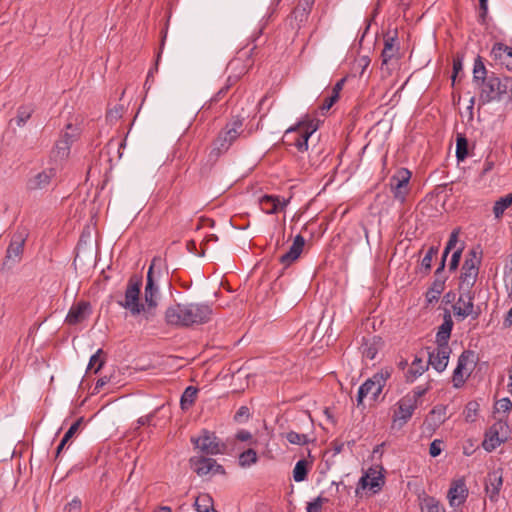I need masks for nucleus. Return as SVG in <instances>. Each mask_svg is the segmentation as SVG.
I'll return each instance as SVG.
<instances>
[{
	"mask_svg": "<svg viewBox=\"0 0 512 512\" xmlns=\"http://www.w3.org/2000/svg\"><path fill=\"white\" fill-rule=\"evenodd\" d=\"M472 82L478 90V105L512 103V78L488 71L480 56L474 61Z\"/></svg>",
	"mask_w": 512,
	"mask_h": 512,
	"instance_id": "obj_1",
	"label": "nucleus"
},
{
	"mask_svg": "<svg viewBox=\"0 0 512 512\" xmlns=\"http://www.w3.org/2000/svg\"><path fill=\"white\" fill-rule=\"evenodd\" d=\"M212 316V308L201 303H177L167 308L165 319L169 325L189 327L207 323Z\"/></svg>",
	"mask_w": 512,
	"mask_h": 512,
	"instance_id": "obj_2",
	"label": "nucleus"
},
{
	"mask_svg": "<svg viewBox=\"0 0 512 512\" xmlns=\"http://www.w3.org/2000/svg\"><path fill=\"white\" fill-rule=\"evenodd\" d=\"M142 286L141 278L132 276L128 280L124 299L117 300V304L128 310L132 316H138L143 313L145 317V305L140 302V290Z\"/></svg>",
	"mask_w": 512,
	"mask_h": 512,
	"instance_id": "obj_3",
	"label": "nucleus"
},
{
	"mask_svg": "<svg viewBox=\"0 0 512 512\" xmlns=\"http://www.w3.org/2000/svg\"><path fill=\"white\" fill-rule=\"evenodd\" d=\"M317 127L309 122H299L297 125L285 131L283 140L288 146H294L299 152L308 150V140L316 131Z\"/></svg>",
	"mask_w": 512,
	"mask_h": 512,
	"instance_id": "obj_4",
	"label": "nucleus"
},
{
	"mask_svg": "<svg viewBox=\"0 0 512 512\" xmlns=\"http://www.w3.org/2000/svg\"><path fill=\"white\" fill-rule=\"evenodd\" d=\"M391 373V369L384 368L367 379L358 389L357 406H360L363 403V399L368 395L371 396L372 400H377L387 380L391 377Z\"/></svg>",
	"mask_w": 512,
	"mask_h": 512,
	"instance_id": "obj_5",
	"label": "nucleus"
},
{
	"mask_svg": "<svg viewBox=\"0 0 512 512\" xmlns=\"http://www.w3.org/2000/svg\"><path fill=\"white\" fill-rule=\"evenodd\" d=\"M242 126L243 121L240 118H234L231 122L227 123L214 140L211 154L219 156L226 152L239 137Z\"/></svg>",
	"mask_w": 512,
	"mask_h": 512,
	"instance_id": "obj_6",
	"label": "nucleus"
},
{
	"mask_svg": "<svg viewBox=\"0 0 512 512\" xmlns=\"http://www.w3.org/2000/svg\"><path fill=\"white\" fill-rule=\"evenodd\" d=\"M194 448L199 450L203 455H219L226 450V445L222 442L214 432L202 429L198 436L190 438Z\"/></svg>",
	"mask_w": 512,
	"mask_h": 512,
	"instance_id": "obj_7",
	"label": "nucleus"
},
{
	"mask_svg": "<svg viewBox=\"0 0 512 512\" xmlns=\"http://www.w3.org/2000/svg\"><path fill=\"white\" fill-rule=\"evenodd\" d=\"M385 469L381 465L370 467L363 473L358 481L355 491L356 496L359 495L360 490L369 489L372 494H377L385 485Z\"/></svg>",
	"mask_w": 512,
	"mask_h": 512,
	"instance_id": "obj_8",
	"label": "nucleus"
},
{
	"mask_svg": "<svg viewBox=\"0 0 512 512\" xmlns=\"http://www.w3.org/2000/svg\"><path fill=\"white\" fill-rule=\"evenodd\" d=\"M411 172L407 168H399L390 178L389 187L393 198L403 204L409 194Z\"/></svg>",
	"mask_w": 512,
	"mask_h": 512,
	"instance_id": "obj_9",
	"label": "nucleus"
},
{
	"mask_svg": "<svg viewBox=\"0 0 512 512\" xmlns=\"http://www.w3.org/2000/svg\"><path fill=\"white\" fill-rule=\"evenodd\" d=\"M475 359L474 351L464 350L461 353L452 375V382L455 388H460L464 385L473 370Z\"/></svg>",
	"mask_w": 512,
	"mask_h": 512,
	"instance_id": "obj_10",
	"label": "nucleus"
},
{
	"mask_svg": "<svg viewBox=\"0 0 512 512\" xmlns=\"http://www.w3.org/2000/svg\"><path fill=\"white\" fill-rule=\"evenodd\" d=\"M508 439V425L506 421L499 419L485 433L482 443L487 452H492Z\"/></svg>",
	"mask_w": 512,
	"mask_h": 512,
	"instance_id": "obj_11",
	"label": "nucleus"
},
{
	"mask_svg": "<svg viewBox=\"0 0 512 512\" xmlns=\"http://www.w3.org/2000/svg\"><path fill=\"white\" fill-rule=\"evenodd\" d=\"M191 469L200 477L208 474H225V469L213 458L204 455L193 456L189 459Z\"/></svg>",
	"mask_w": 512,
	"mask_h": 512,
	"instance_id": "obj_12",
	"label": "nucleus"
},
{
	"mask_svg": "<svg viewBox=\"0 0 512 512\" xmlns=\"http://www.w3.org/2000/svg\"><path fill=\"white\" fill-rule=\"evenodd\" d=\"M29 236V230L26 227H18L13 233L10 244L6 251V258L13 262H19L24 251V245Z\"/></svg>",
	"mask_w": 512,
	"mask_h": 512,
	"instance_id": "obj_13",
	"label": "nucleus"
},
{
	"mask_svg": "<svg viewBox=\"0 0 512 512\" xmlns=\"http://www.w3.org/2000/svg\"><path fill=\"white\" fill-rule=\"evenodd\" d=\"M56 174V169L50 167L30 176L26 182V189L28 191L48 189L53 179L56 177Z\"/></svg>",
	"mask_w": 512,
	"mask_h": 512,
	"instance_id": "obj_14",
	"label": "nucleus"
},
{
	"mask_svg": "<svg viewBox=\"0 0 512 512\" xmlns=\"http://www.w3.org/2000/svg\"><path fill=\"white\" fill-rule=\"evenodd\" d=\"M474 293L471 290L461 291V294L457 300V302L453 305V311L455 316L460 317L461 319H465L466 317L473 315V318L476 319L479 316V313H474Z\"/></svg>",
	"mask_w": 512,
	"mask_h": 512,
	"instance_id": "obj_15",
	"label": "nucleus"
},
{
	"mask_svg": "<svg viewBox=\"0 0 512 512\" xmlns=\"http://www.w3.org/2000/svg\"><path fill=\"white\" fill-rule=\"evenodd\" d=\"M468 493L469 491L463 478L453 480L447 493L450 506L458 508L463 505L468 497Z\"/></svg>",
	"mask_w": 512,
	"mask_h": 512,
	"instance_id": "obj_16",
	"label": "nucleus"
},
{
	"mask_svg": "<svg viewBox=\"0 0 512 512\" xmlns=\"http://www.w3.org/2000/svg\"><path fill=\"white\" fill-rule=\"evenodd\" d=\"M450 354L449 345L437 344V347L428 353V365L438 372H443L448 365Z\"/></svg>",
	"mask_w": 512,
	"mask_h": 512,
	"instance_id": "obj_17",
	"label": "nucleus"
},
{
	"mask_svg": "<svg viewBox=\"0 0 512 512\" xmlns=\"http://www.w3.org/2000/svg\"><path fill=\"white\" fill-rule=\"evenodd\" d=\"M158 295L159 289L157 285L151 284V282H146L145 290H144V299H145V319L147 321L151 320L155 316V309L158 305Z\"/></svg>",
	"mask_w": 512,
	"mask_h": 512,
	"instance_id": "obj_18",
	"label": "nucleus"
},
{
	"mask_svg": "<svg viewBox=\"0 0 512 512\" xmlns=\"http://www.w3.org/2000/svg\"><path fill=\"white\" fill-rule=\"evenodd\" d=\"M91 314V305L88 301H79L71 306L67 316L66 323L76 325L84 321Z\"/></svg>",
	"mask_w": 512,
	"mask_h": 512,
	"instance_id": "obj_19",
	"label": "nucleus"
},
{
	"mask_svg": "<svg viewBox=\"0 0 512 512\" xmlns=\"http://www.w3.org/2000/svg\"><path fill=\"white\" fill-rule=\"evenodd\" d=\"M446 277L443 275V263H440L435 271V279L426 292V299L428 303L437 301L444 291Z\"/></svg>",
	"mask_w": 512,
	"mask_h": 512,
	"instance_id": "obj_20",
	"label": "nucleus"
},
{
	"mask_svg": "<svg viewBox=\"0 0 512 512\" xmlns=\"http://www.w3.org/2000/svg\"><path fill=\"white\" fill-rule=\"evenodd\" d=\"M288 204V200H281L276 195H263L259 199L261 210L266 214H276L280 210H284Z\"/></svg>",
	"mask_w": 512,
	"mask_h": 512,
	"instance_id": "obj_21",
	"label": "nucleus"
},
{
	"mask_svg": "<svg viewBox=\"0 0 512 512\" xmlns=\"http://www.w3.org/2000/svg\"><path fill=\"white\" fill-rule=\"evenodd\" d=\"M416 408V400L410 399V395H406L398 402V410L394 414V422L401 420V424L406 423L411 418Z\"/></svg>",
	"mask_w": 512,
	"mask_h": 512,
	"instance_id": "obj_22",
	"label": "nucleus"
},
{
	"mask_svg": "<svg viewBox=\"0 0 512 512\" xmlns=\"http://www.w3.org/2000/svg\"><path fill=\"white\" fill-rule=\"evenodd\" d=\"M502 485L503 479L500 470H494L488 474L485 490L491 501H497Z\"/></svg>",
	"mask_w": 512,
	"mask_h": 512,
	"instance_id": "obj_23",
	"label": "nucleus"
},
{
	"mask_svg": "<svg viewBox=\"0 0 512 512\" xmlns=\"http://www.w3.org/2000/svg\"><path fill=\"white\" fill-rule=\"evenodd\" d=\"M491 55L494 60L499 61L508 70H512V47L501 42L495 43L492 47Z\"/></svg>",
	"mask_w": 512,
	"mask_h": 512,
	"instance_id": "obj_24",
	"label": "nucleus"
},
{
	"mask_svg": "<svg viewBox=\"0 0 512 512\" xmlns=\"http://www.w3.org/2000/svg\"><path fill=\"white\" fill-rule=\"evenodd\" d=\"M305 245V239L302 235H297L294 238V241L289 249L285 254H283L280 257V263H282L284 266H289L291 263H293L295 260L299 258L301 255L303 248Z\"/></svg>",
	"mask_w": 512,
	"mask_h": 512,
	"instance_id": "obj_25",
	"label": "nucleus"
},
{
	"mask_svg": "<svg viewBox=\"0 0 512 512\" xmlns=\"http://www.w3.org/2000/svg\"><path fill=\"white\" fill-rule=\"evenodd\" d=\"M75 140V134L65 132L61 138L56 142L55 147L52 151L53 156L57 159H64L70 153L71 144Z\"/></svg>",
	"mask_w": 512,
	"mask_h": 512,
	"instance_id": "obj_26",
	"label": "nucleus"
},
{
	"mask_svg": "<svg viewBox=\"0 0 512 512\" xmlns=\"http://www.w3.org/2000/svg\"><path fill=\"white\" fill-rule=\"evenodd\" d=\"M381 58L382 66L388 65L393 59L397 60L399 58V46L396 44L395 37H388L385 39Z\"/></svg>",
	"mask_w": 512,
	"mask_h": 512,
	"instance_id": "obj_27",
	"label": "nucleus"
},
{
	"mask_svg": "<svg viewBox=\"0 0 512 512\" xmlns=\"http://www.w3.org/2000/svg\"><path fill=\"white\" fill-rule=\"evenodd\" d=\"M453 328V321L451 315L448 311L444 314V321L439 326L437 334H436V343L442 345H448V340L451 336V331Z\"/></svg>",
	"mask_w": 512,
	"mask_h": 512,
	"instance_id": "obj_28",
	"label": "nucleus"
},
{
	"mask_svg": "<svg viewBox=\"0 0 512 512\" xmlns=\"http://www.w3.org/2000/svg\"><path fill=\"white\" fill-rule=\"evenodd\" d=\"M479 270L462 268L460 275V291L471 290L476 283Z\"/></svg>",
	"mask_w": 512,
	"mask_h": 512,
	"instance_id": "obj_29",
	"label": "nucleus"
},
{
	"mask_svg": "<svg viewBox=\"0 0 512 512\" xmlns=\"http://www.w3.org/2000/svg\"><path fill=\"white\" fill-rule=\"evenodd\" d=\"M419 499L421 512H446L444 506L435 497L423 494Z\"/></svg>",
	"mask_w": 512,
	"mask_h": 512,
	"instance_id": "obj_30",
	"label": "nucleus"
},
{
	"mask_svg": "<svg viewBox=\"0 0 512 512\" xmlns=\"http://www.w3.org/2000/svg\"><path fill=\"white\" fill-rule=\"evenodd\" d=\"M428 369V362L425 363L423 359L415 357L410 368L407 371L406 379L413 382L417 377L421 376Z\"/></svg>",
	"mask_w": 512,
	"mask_h": 512,
	"instance_id": "obj_31",
	"label": "nucleus"
},
{
	"mask_svg": "<svg viewBox=\"0 0 512 512\" xmlns=\"http://www.w3.org/2000/svg\"><path fill=\"white\" fill-rule=\"evenodd\" d=\"M512 205V193L500 197L495 201L493 206V214L496 219L502 218L504 212Z\"/></svg>",
	"mask_w": 512,
	"mask_h": 512,
	"instance_id": "obj_32",
	"label": "nucleus"
},
{
	"mask_svg": "<svg viewBox=\"0 0 512 512\" xmlns=\"http://www.w3.org/2000/svg\"><path fill=\"white\" fill-rule=\"evenodd\" d=\"M198 389L193 386H188L180 399V406L182 410H188L196 401Z\"/></svg>",
	"mask_w": 512,
	"mask_h": 512,
	"instance_id": "obj_33",
	"label": "nucleus"
},
{
	"mask_svg": "<svg viewBox=\"0 0 512 512\" xmlns=\"http://www.w3.org/2000/svg\"><path fill=\"white\" fill-rule=\"evenodd\" d=\"M33 112L34 109L31 105H21L20 107H18L17 114L15 117L17 126H24L26 122L30 119Z\"/></svg>",
	"mask_w": 512,
	"mask_h": 512,
	"instance_id": "obj_34",
	"label": "nucleus"
},
{
	"mask_svg": "<svg viewBox=\"0 0 512 512\" xmlns=\"http://www.w3.org/2000/svg\"><path fill=\"white\" fill-rule=\"evenodd\" d=\"M437 253H438V248L435 246H431L428 249L426 255L421 260V264H420V268H419L421 273L428 274L430 272L431 267H432L433 257L436 256Z\"/></svg>",
	"mask_w": 512,
	"mask_h": 512,
	"instance_id": "obj_35",
	"label": "nucleus"
},
{
	"mask_svg": "<svg viewBox=\"0 0 512 512\" xmlns=\"http://www.w3.org/2000/svg\"><path fill=\"white\" fill-rule=\"evenodd\" d=\"M258 461L257 453L254 449H247L239 455V465L241 467H250Z\"/></svg>",
	"mask_w": 512,
	"mask_h": 512,
	"instance_id": "obj_36",
	"label": "nucleus"
},
{
	"mask_svg": "<svg viewBox=\"0 0 512 512\" xmlns=\"http://www.w3.org/2000/svg\"><path fill=\"white\" fill-rule=\"evenodd\" d=\"M306 460H299L293 469V478L296 482H302L307 478L308 468Z\"/></svg>",
	"mask_w": 512,
	"mask_h": 512,
	"instance_id": "obj_37",
	"label": "nucleus"
},
{
	"mask_svg": "<svg viewBox=\"0 0 512 512\" xmlns=\"http://www.w3.org/2000/svg\"><path fill=\"white\" fill-rule=\"evenodd\" d=\"M468 156V141L462 136L458 135L456 139V158L458 161H463Z\"/></svg>",
	"mask_w": 512,
	"mask_h": 512,
	"instance_id": "obj_38",
	"label": "nucleus"
},
{
	"mask_svg": "<svg viewBox=\"0 0 512 512\" xmlns=\"http://www.w3.org/2000/svg\"><path fill=\"white\" fill-rule=\"evenodd\" d=\"M374 339L375 337L373 338V342L368 339H364V342L361 345L362 355L370 360H373L378 353V347L376 346Z\"/></svg>",
	"mask_w": 512,
	"mask_h": 512,
	"instance_id": "obj_39",
	"label": "nucleus"
},
{
	"mask_svg": "<svg viewBox=\"0 0 512 512\" xmlns=\"http://www.w3.org/2000/svg\"><path fill=\"white\" fill-rule=\"evenodd\" d=\"M103 350L98 349L95 354H93L89 360L88 364V371H93L94 373H97L104 364V359L102 357Z\"/></svg>",
	"mask_w": 512,
	"mask_h": 512,
	"instance_id": "obj_40",
	"label": "nucleus"
},
{
	"mask_svg": "<svg viewBox=\"0 0 512 512\" xmlns=\"http://www.w3.org/2000/svg\"><path fill=\"white\" fill-rule=\"evenodd\" d=\"M480 263H481V259L477 256L476 251L471 250L466 257V259L462 265V268H470V269L479 270Z\"/></svg>",
	"mask_w": 512,
	"mask_h": 512,
	"instance_id": "obj_41",
	"label": "nucleus"
},
{
	"mask_svg": "<svg viewBox=\"0 0 512 512\" xmlns=\"http://www.w3.org/2000/svg\"><path fill=\"white\" fill-rule=\"evenodd\" d=\"M286 439L289 443L295 445H305L308 443V437L306 434H301L295 431H290L286 434Z\"/></svg>",
	"mask_w": 512,
	"mask_h": 512,
	"instance_id": "obj_42",
	"label": "nucleus"
},
{
	"mask_svg": "<svg viewBox=\"0 0 512 512\" xmlns=\"http://www.w3.org/2000/svg\"><path fill=\"white\" fill-rule=\"evenodd\" d=\"M328 501V498L319 495L314 501L307 504V512H322V505Z\"/></svg>",
	"mask_w": 512,
	"mask_h": 512,
	"instance_id": "obj_43",
	"label": "nucleus"
},
{
	"mask_svg": "<svg viewBox=\"0 0 512 512\" xmlns=\"http://www.w3.org/2000/svg\"><path fill=\"white\" fill-rule=\"evenodd\" d=\"M512 409V402L509 398H502L495 404V410L497 413L507 414Z\"/></svg>",
	"mask_w": 512,
	"mask_h": 512,
	"instance_id": "obj_44",
	"label": "nucleus"
},
{
	"mask_svg": "<svg viewBox=\"0 0 512 512\" xmlns=\"http://www.w3.org/2000/svg\"><path fill=\"white\" fill-rule=\"evenodd\" d=\"M83 422V418L80 417L79 419H77L71 426L70 428L67 430V432L65 433L64 437L62 438V440L64 441V443H67L76 433L77 431L79 430L81 424Z\"/></svg>",
	"mask_w": 512,
	"mask_h": 512,
	"instance_id": "obj_45",
	"label": "nucleus"
},
{
	"mask_svg": "<svg viewBox=\"0 0 512 512\" xmlns=\"http://www.w3.org/2000/svg\"><path fill=\"white\" fill-rule=\"evenodd\" d=\"M339 97L333 95L332 93L324 98L323 103L320 105V110L322 113L330 110V108L334 105V103L338 100Z\"/></svg>",
	"mask_w": 512,
	"mask_h": 512,
	"instance_id": "obj_46",
	"label": "nucleus"
},
{
	"mask_svg": "<svg viewBox=\"0 0 512 512\" xmlns=\"http://www.w3.org/2000/svg\"><path fill=\"white\" fill-rule=\"evenodd\" d=\"M462 250H463V247L458 248L457 250H455L453 252V254L451 256L450 263H449V270L454 271L457 269L460 259H461Z\"/></svg>",
	"mask_w": 512,
	"mask_h": 512,
	"instance_id": "obj_47",
	"label": "nucleus"
},
{
	"mask_svg": "<svg viewBox=\"0 0 512 512\" xmlns=\"http://www.w3.org/2000/svg\"><path fill=\"white\" fill-rule=\"evenodd\" d=\"M442 444H443V441L440 439L433 440L432 443L430 444L429 454L432 457L439 456L442 452Z\"/></svg>",
	"mask_w": 512,
	"mask_h": 512,
	"instance_id": "obj_48",
	"label": "nucleus"
},
{
	"mask_svg": "<svg viewBox=\"0 0 512 512\" xmlns=\"http://www.w3.org/2000/svg\"><path fill=\"white\" fill-rule=\"evenodd\" d=\"M123 107L121 105L116 106L107 113V119L110 121H117L122 117Z\"/></svg>",
	"mask_w": 512,
	"mask_h": 512,
	"instance_id": "obj_49",
	"label": "nucleus"
},
{
	"mask_svg": "<svg viewBox=\"0 0 512 512\" xmlns=\"http://www.w3.org/2000/svg\"><path fill=\"white\" fill-rule=\"evenodd\" d=\"M459 232L460 230L459 229H454L451 234H450V237H449V240L446 244V248L447 250H453L458 242V235H459Z\"/></svg>",
	"mask_w": 512,
	"mask_h": 512,
	"instance_id": "obj_50",
	"label": "nucleus"
},
{
	"mask_svg": "<svg viewBox=\"0 0 512 512\" xmlns=\"http://www.w3.org/2000/svg\"><path fill=\"white\" fill-rule=\"evenodd\" d=\"M495 166V160L493 159V156L490 154L486 157L484 164H483V171L482 175H485L493 170Z\"/></svg>",
	"mask_w": 512,
	"mask_h": 512,
	"instance_id": "obj_51",
	"label": "nucleus"
},
{
	"mask_svg": "<svg viewBox=\"0 0 512 512\" xmlns=\"http://www.w3.org/2000/svg\"><path fill=\"white\" fill-rule=\"evenodd\" d=\"M462 69H463L462 59L460 57H455L453 59V76H452L453 82L455 81V78L458 75V73L460 71H462Z\"/></svg>",
	"mask_w": 512,
	"mask_h": 512,
	"instance_id": "obj_52",
	"label": "nucleus"
},
{
	"mask_svg": "<svg viewBox=\"0 0 512 512\" xmlns=\"http://www.w3.org/2000/svg\"><path fill=\"white\" fill-rule=\"evenodd\" d=\"M81 506V500L78 497H75L65 506V510L72 512L73 510H80Z\"/></svg>",
	"mask_w": 512,
	"mask_h": 512,
	"instance_id": "obj_53",
	"label": "nucleus"
},
{
	"mask_svg": "<svg viewBox=\"0 0 512 512\" xmlns=\"http://www.w3.org/2000/svg\"><path fill=\"white\" fill-rule=\"evenodd\" d=\"M427 392V388H423L422 386H417L413 390V395H410V399H415L416 403L418 402L419 398L424 396Z\"/></svg>",
	"mask_w": 512,
	"mask_h": 512,
	"instance_id": "obj_54",
	"label": "nucleus"
},
{
	"mask_svg": "<svg viewBox=\"0 0 512 512\" xmlns=\"http://www.w3.org/2000/svg\"><path fill=\"white\" fill-rule=\"evenodd\" d=\"M160 261H161V259H160V258H158V257H154V258H153V260H152V262H151V265H150V267H149V269H148V272H147V280H146V282H149V281H150V282H151V284H154V283H155V282H154V279H153V269H154V267H155L156 263H157V262H160Z\"/></svg>",
	"mask_w": 512,
	"mask_h": 512,
	"instance_id": "obj_55",
	"label": "nucleus"
},
{
	"mask_svg": "<svg viewBox=\"0 0 512 512\" xmlns=\"http://www.w3.org/2000/svg\"><path fill=\"white\" fill-rule=\"evenodd\" d=\"M250 415V412H249V408L247 406H241L235 416H234V419L236 421H239L242 417H245V418H248Z\"/></svg>",
	"mask_w": 512,
	"mask_h": 512,
	"instance_id": "obj_56",
	"label": "nucleus"
},
{
	"mask_svg": "<svg viewBox=\"0 0 512 512\" xmlns=\"http://www.w3.org/2000/svg\"><path fill=\"white\" fill-rule=\"evenodd\" d=\"M236 439L239 441H250L252 439V434L248 430H239L236 434Z\"/></svg>",
	"mask_w": 512,
	"mask_h": 512,
	"instance_id": "obj_57",
	"label": "nucleus"
},
{
	"mask_svg": "<svg viewBox=\"0 0 512 512\" xmlns=\"http://www.w3.org/2000/svg\"><path fill=\"white\" fill-rule=\"evenodd\" d=\"M479 7H480V18L482 21L485 20V17L487 15L488 11V0H479Z\"/></svg>",
	"mask_w": 512,
	"mask_h": 512,
	"instance_id": "obj_58",
	"label": "nucleus"
},
{
	"mask_svg": "<svg viewBox=\"0 0 512 512\" xmlns=\"http://www.w3.org/2000/svg\"><path fill=\"white\" fill-rule=\"evenodd\" d=\"M358 66L362 68L361 74L364 73V70L369 66L370 59L367 56H362L357 60Z\"/></svg>",
	"mask_w": 512,
	"mask_h": 512,
	"instance_id": "obj_59",
	"label": "nucleus"
},
{
	"mask_svg": "<svg viewBox=\"0 0 512 512\" xmlns=\"http://www.w3.org/2000/svg\"><path fill=\"white\" fill-rule=\"evenodd\" d=\"M108 382L109 378H107L106 376L99 378L95 384L94 390L99 392L100 389L103 388Z\"/></svg>",
	"mask_w": 512,
	"mask_h": 512,
	"instance_id": "obj_60",
	"label": "nucleus"
},
{
	"mask_svg": "<svg viewBox=\"0 0 512 512\" xmlns=\"http://www.w3.org/2000/svg\"><path fill=\"white\" fill-rule=\"evenodd\" d=\"M344 82H345V79H341V80H339V81L334 85V87H333V89H332L331 93H332L333 95H335V96L339 97V93H340V91H341V90H342V88H343V84H344Z\"/></svg>",
	"mask_w": 512,
	"mask_h": 512,
	"instance_id": "obj_61",
	"label": "nucleus"
},
{
	"mask_svg": "<svg viewBox=\"0 0 512 512\" xmlns=\"http://www.w3.org/2000/svg\"><path fill=\"white\" fill-rule=\"evenodd\" d=\"M228 89H229V86H225V87L221 88L217 92V94L213 98H211V102H218L227 93Z\"/></svg>",
	"mask_w": 512,
	"mask_h": 512,
	"instance_id": "obj_62",
	"label": "nucleus"
},
{
	"mask_svg": "<svg viewBox=\"0 0 512 512\" xmlns=\"http://www.w3.org/2000/svg\"><path fill=\"white\" fill-rule=\"evenodd\" d=\"M154 417V414H149V415H146V416H142L138 419V423L140 425H148L150 424L152 418Z\"/></svg>",
	"mask_w": 512,
	"mask_h": 512,
	"instance_id": "obj_63",
	"label": "nucleus"
},
{
	"mask_svg": "<svg viewBox=\"0 0 512 512\" xmlns=\"http://www.w3.org/2000/svg\"><path fill=\"white\" fill-rule=\"evenodd\" d=\"M503 324H504L505 327L512 326V307L507 312V314H506V316L504 318Z\"/></svg>",
	"mask_w": 512,
	"mask_h": 512,
	"instance_id": "obj_64",
	"label": "nucleus"
}]
</instances>
